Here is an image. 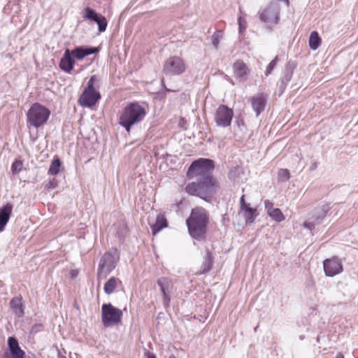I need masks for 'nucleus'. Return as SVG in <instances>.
Returning <instances> with one entry per match:
<instances>
[{"label":"nucleus","instance_id":"obj_1","mask_svg":"<svg viewBox=\"0 0 358 358\" xmlns=\"http://www.w3.org/2000/svg\"><path fill=\"white\" fill-rule=\"evenodd\" d=\"M208 222V214L203 208H193L189 217L186 220L189 235L199 241L204 240Z\"/></svg>","mask_w":358,"mask_h":358},{"label":"nucleus","instance_id":"obj_2","mask_svg":"<svg viewBox=\"0 0 358 358\" xmlns=\"http://www.w3.org/2000/svg\"><path fill=\"white\" fill-rule=\"evenodd\" d=\"M147 114L144 107L137 102L127 104L119 115L118 123L129 132L131 127L141 122Z\"/></svg>","mask_w":358,"mask_h":358},{"label":"nucleus","instance_id":"obj_3","mask_svg":"<svg viewBox=\"0 0 358 358\" xmlns=\"http://www.w3.org/2000/svg\"><path fill=\"white\" fill-rule=\"evenodd\" d=\"M217 186L213 178H199L197 182H193L188 184L186 192L191 195L199 196L207 201L211 199L217 191Z\"/></svg>","mask_w":358,"mask_h":358},{"label":"nucleus","instance_id":"obj_4","mask_svg":"<svg viewBox=\"0 0 358 358\" xmlns=\"http://www.w3.org/2000/svg\"><path fill=\"white\" fill-rule=\"evenodd\" d=\"M215 169V164L213 160L206 158H199L194 161L189 166L187 176L189 178L194 177L203 178H213L212 173Z\"/></svg>","mask_w":358,"mask_h":358},{"label":"nucleus","instance_id":"obj_5","mask_svg":"<svg viewBox=\"0 0 358 358\" xmlns=\"http://www.w3.org/2000/svg\"><path fill=\"white\" fill-rule=\"evenodd\" d=\"M50 110L39 103H33L27 113V123L35 128H39L48 122Z\"/></svg>","mask_w":358,"mask_h":358},{"label":"nucleus","instance_id":"obj_6","mask_svg":"<svg viewBox=\"0 0 358 358\" xmlns=\"http://www.w3.org/2000/svg\"><path fill=\"white\" fill-rule=\"evenodd\" d=\"M122 311L113 306L110 303H103L101 306V322L105 327L117 325L121 322Z\"/></svg>","mask_w":358,"mask_h":358},{"label":"nucleus","instance_id":"obj_7","mask_svg":"<svg viewBox=\"0 0 358 358\" xmlns=\"http://www.w3.org/2000/svg\"><path fill=\"white\" fill-rule=\"evenodd\" d=\"M116 253V250H115L114 254L111 252H106L100 259L97 271L99 280L106 278L107 275L115 268L118 259Z\"/></svg>","mask_w":358,"mask_h":358},{"label":"nucleus","instance_id":"obj_8","mask_svg":"<svg viewBox=\"0 0 358 358\" xmlns=\"http://www.w3.org/2000/svg\"><path fill=\"white\" fill-rule=\"evenodd\" d=\"M279 10L278 4L272 1L266 7L259 11V19L268 24H278Z\"/></svg>","mask_w":358,"mask_h":358},{"label":"nucleus","instance_id":"obj_9","mask_svg":"<svg viewBox=\"0 0 358 358\" xmlns=\"http://www.w3.org/2000/svg\"><path fill=\"white\" fill-rule=\"evenodd\" d=\"M186 66L183 60L177 56L171 57L164 64V71L169 76H178L185 72Z\"/></svg>","mask_w":358,"mask_h":358},{"label":"nucleus","instance_id":"obj_10","mask_svg":"<svg viewBox=\"0 0 358 358\" xmlns=\"http://www.w3.org/2000/svg\"><path fill=\"white\" fill-rule=\"evenodd\" d=\"M234 111L225 105H220L215 110L214 120L217 127H227L231 125Z\"/></svg>","mask_w":358,"mask_h":358},{"label":"nucleus","instance_id":"obj_11","mask_svg":"<svg viewBox=\"0 0 358 358\" xmlns=\"http://www.w3.org/2000/svg\"><path fill=\"white\" fill-rule=\"evenodd\" d=\"M296 66V62L292 60H289L286 64L282 76L277 83V88L279 95H281L285 92L288 83L292 80Z\"/></svg>","mask_w":358,"mask_h":358},{"label":"nucleus","instance_id":"obj_12","mask_svg":"<svg viewBox=\"0 0 358 358\" xmlns=\"http://www.w3.org/2000/svg\"><path fill=\"white\" fill-rule=\"evenodd\" d=\"M82 16L85 20L96 22L98 25V30L99 32H103L106 31L108 25L106 18L103 15L96 13L92 8L89 6L85 7L82 12Z\"/></svg>","mask_w":358,"mask_h":358},{"label":"nucleus","instance_id":"obj_13","mask_svg":"<svg viewBox=\"0 0 358 358\" xmlns=\"http://www.w3.org/2000/svg\"><path fill=\"white\" fill-rule=\"evenodd\" d=\"M324 271L327 276L333 277L343 271V266L340 259L333 257L323 262Z\"/></svg>","mask_w":358,"mask_h":358},{"label":"nucleus","instance_id":"obj_14","mask_svg":"<svg viewBox=\"0 0 358 358\" xmlns=\"http://www.w3.org/2000/svg\"><path fill=\"white\" fill-rule=\"evenodd\" d=\"M9 352L3 353V358H25V352L20 347L16 338L11 336L8 338Z\"/></svg>","mask_w":358,"mask_h":358},{"label":"nucleus","instance_id":"obj_15","mask_svg":"<svg viewBox=\"0 0 358 358\" xmlns=\"http://www.w3.org/2000/svg\"><path fill=\"white\" fill-rule=\"evenodd\" d=\"M100 99L101 94L99 92L83 91L78 101L83 106L92 107L94 106Z\"/></svg>","mask_w":358,"mask_h":358},{"label":"nucleus","instance_id":"obj_16","mask_svg":"<svg viewBox=\"0 0 358 358\" xmlns=\"http://www.w3.org/2000/svg\"><path fill=\"white\" fill-rule=\"evenodd\" d=\"M266 100L267 96L262 92H259L251 97V105L257 117L264 110Z\"/></svg>","mask_w":358,"mask_h":358},{"label":"nucleus","instance_id":"obj_17","mask_svg":"<svg viewBox=\"0 0 358 358\" xmlns=\"http://www.w3.org/2000/svg\"><path fill=\"white\" fill-rule=\"evenodd\" d=\"M157 285L160 287L161 292L163 294L164 305H169L171 301L169 292L173 287L171 280L167 278H161L158 279Z\"/></svg>","mask_w":358,"mask_h":358},{"label":"nucleus","instance_id":"obj_18","mask_svg":"<svg viewBox=\"0 0 358 358\" xmlns=\"http://www.w3.org/2000/svg\"><path fill=\"white\" fill-rule=\"evenodd\" d=\"M234 76L241 81L247 80L249 73L248 66L241 60H237L233 65Z\"/></svg>","mask_w":358,"mask_h":358},{"label":"nucleus","instance_id":"obj_19","mask_svg":"<svg viewBox=\"0 0 358 358\" xmlns=\"http://www.w3.org/2000/svg\"><path fill=\"white\" fill-rule=\"evenodd\" d=\"M75 65V60L70 54V50L66 49L59 62V68L64 72L71 73Z\"/></svg>","mask_w":358,"mask_h":358},{"label":"nucleus","instance_id":"obj_20","mask_svg":"<svg viewBox=\"0 0 358 358\" xmlns=\"http://www.w3.org/2000/svg\"><path fill=\"white\" fill-rule=\"evenodd\" d=\"M10 307L13 314L17 317L24 316L25 307L21 296L13 297L10 301Z\"/></svg>","mask_w":358,"mask_h":358},{"label":"nucleus","instance_id":"obj_21","mask_svg":"<svg viewBox=\"0 0 358 358\" xmlns=\"http://www.w3.org/2000/svg\"><path fill=\"white\" fill-rule=\"evenodd\" d=\"M13 206L6 203L0 208V231H3L12 214Z\"/></svg>","mask_w":358,"mask_h":358},{"label":"nucleus","instance_id":"obj_22","mask_svg":"<svg viewBox=\"0 0 358 358\" xmlns=\"http://www.w3.org/2000/svg\"><path fill=\"white\" fill-rule=\"evenodd\" d=\"M168 227V222L165 216L162 214H159L157 216L156 222L155 224L151 225L152 234L155 235L159 232L162 229Z\"/></svg>","mask_w":358,"mask_h":358},{"label":"nucleus","instance_id":"obj_23","mask_svg":"<svg viewBox=\"0 0 358 358\" xmlns=\"http://www.w3.org/2000/svg\"><path fill=\"white\" fill-rule=\"evenodd\" d=\"M213 257L208 248L206 249V255L204 257V261L202 264V272H208L213 267Z\"/></svg>","mask_w":358,"mask_h":358},{"label":"nucleus","instance_id":"obj_24","mask_svg":"<svg viewBox=\"0 0 358 358\" xmlns=\"http://www.w3.org/2000/svg\"><path fill=\"white\" fill-rule=\"evenodd\" d=\"M70 54L73 57V58L77 59L78 60H81L87 56V47L85 46H78L76 47L73 50H70Z\"/></svg>","mask_w":358,"mask_h":358},{"label":"nucleus","instance_id":"obj_25","mask_svg":"<svg viewBox=\"0 0 358 358\" xmlns=\"http://www.w3.org/2000/svg\"><path fill=\"white\" fill-rule=\"evenodd\" d=\"M331 208L329 204L325 203L314 210L313 217H317L318 220H322Z\"/></svg>","mask_w":358,"mask_h":358},{"label":"nucleus","instance_id":"obj_26","mask_svg":"<svg viewBox=\"0 0 358 358\" xmlns=\"http://www.w3.org/2000/svg\"><path fill=\"white\" fill-rule=\"evenodd\" d=\"M321 43V38L317 31H314L310 33L309 37V46L310 49L315 50H317Z\"/></svg>","mask_w":358,"mask_h":358},{"label":"nucleus","instance_id":"obj_27","mask_svg":"<svg viewBox=\"0 0 358 358\" xmlns=\"http://www.w3.org/2000/svg\"><path fill=\"white\" fill-rule=\"evenodd\" d=\"M118 279L115 277L109 278L104 285L103 290L106 294H112L117 287Z\"/></svg>","mask_w":358,"mask_h":358},{"label":"nucleus","instance_id":"obj_28","mask_svg":"<svg viewBox=\"0 0 358 358\" xmlns=\"http://www.w3.org/2000/svg\"><path fill=\"white\" fill-rule=\"evenodd\" d=\"M61 165L60 159L57 157H54L50 166L48 174L52 176L58 174L60 171Z\"/></svg>","mask_w":358,"mask_h":358},{"label":"nucleus","instance_id":"obj_29","mask_svg":"<svg viewBox=\"0 0 358 358\" xmlns=\"http://www.w3.org/2000/svg\"><path fill=\"white\" fill-rule=\"evenodd\" d=\"M242 210L244 211V216L245 217L246 223H252L255 219L256 209L250 208L249 207V206H248L245 208H244Z\"/></svg>","mask_w":358,"mask_h":358},{"label":"nucleus","instance_id":"obj_30","mask_svg":"<svg viewBox=\"0 0 358 358\" xmlns=\"http://www.w3.org/2000/svg\"><path fill=\"white\" fill-rule=\"evenodd\" d=\"M243 173V169L241 167L236 166L232 167L228 173V177L231 180H236L237 179L241 178V176Z\"/></svg>","mask_w":358,"mask_h":358},{"label":"nucleus","instance_id":"obj_31","mask_svg":"<svg viewBox=\"0 0 358 358\" xmlns=\"http://www.w3.org/2000/svg\"><path fill=\"white\" fill-rule=\"evenodd\" d=\"M268 215L278 222L282 221L285 219L283 214L279 208L272 210Z\"/></svg>","mask_w":358,"mask_h":358},{"label":"nucleus","instance_id":"obj_32","mask_svg":"<svg viewBox=\"0 0 358 358\" xmlns=\"http://www.w3.org/2000/svg\"><path fill=\"white\" fill-rule=\"evenodd\" d=\"M23 164L21 160L16 159L11 165V171L13 175L19 173L22 169Z\"/></svg>","mask_w":358,"mask_h":358},{"label":"nucleus","instance_id":"obj_33","mask_svg":"<svg viewBox=\"0 0 358 358\" xmlns=\"http://www.w3.org/2000/svg\"><path fill=\"white\" fill-rule=\"evenodd\" d=\"M222 31H217L212 35V43L215 48H218V44L220 43V38H222Z\"/></svg>","mask_w":358,"mask_h":358},{"label":"nucleus","instance_id":"obj_34","mask_svg":"<svg viewBox=\"0 0 358 358\" xmlns=\"http://www.w3.org/2000/svg\"><path fill=\"white\" fill-rule=\"evenodd\" d=\"M278 179L282 182L287 181L290 178L289 171L285 169H280L278 171Z\"/></svg>","mask_w":358,"mask_h":358},{"label":"nucleus","instance_id":"obj_35","mask_svg":"<svg viewBox=\"0 0 358 358\" xmlns=\"http://www.w3.org/2000/svg\"><path fill=\"white\" fill-rule=\"evenodd\" d=\"M96 80V76H92L89 80V81L87 82V87L85 88L84 91H87V92H96L94 87V82Z\"/></svg>","mask_w":358,"mask_h":358},{"label":"nucleus","instance_id":"obj_36","mask_svg":"<svg viewBox=\"0 0 358 358\" xmlns=\"http://www.w3.org/2000/svg\"><path fill=\"white\" fill-rule=\"evenodd\" d=\"M314 218L313 221H307L303 223V227L308 228L309 230H313L315 229L316 224H318L321 220H318L317 217H313Z\"/></svg>","mask_w":358,"mask_h":358},{"label":"nucleus","instance_id":"obj_37","mask_svg":"<svg viewBox=\"0 0 358 358\" xmlns=\"http://www.w3.org/2000/svg\"><path fill=\"white\" fill-rule=\"evenodd\" d=\"M277 62H278V56H275V57L268 64V66L266 67V69L265 71V75L266 76H268L269 74L271 73L272 71L274 69V68L277 65Z\"/></svg>","mask_w":358,"mask_h":358},{"label":"nucleus","instance_id":"obj_38","mask_svg":"<svg viewBox=\"0 0 358 358\" xmlns=\"http://www.w3.org/2000/svg\"><path fill=\"white\" fill-rule=\"evenodd\" d=\"M58 185V181L56 178H53L50 179L49 181L45 184V189L48 190H50L55 189Z\"/></svg>","mask_w":358,"mask_h":358},{"label":"nucleus","instance_id":"obj_39","mask_svg":"<svg viewBox=\"0 0 358 358\" xmlns=\"http://www.w3.org/2000/svg\"><path fill=\"white\" fill-rule=\"evenodd\" d=\"M264 206H265V208H266V210H267L268 214L269 213H271V211L272 210H274V209H275V208H273V203L271 201H270L269 200H266V201H264Z\"/></svg>","mask_w":358,"mask_h":358},{"label":"nucleus","instance_id":"obj_40","mask_svg":"<svg viewBox=\"0 0 358 358\" xmlns=\"http://www.w3.org/2000/svg\"><path fill=\"white\" fill-rule=\"evenodd\" d=\"M238 21L239 25V31L242 32L245 29V22H243L241 17H238Z\"/></svg>","mask_w":358,"mask_h":358},{"label":"nucleus","instance_id":"obj_41","mask_svg":"<svg viewBox=\"0 0 358 358\" xmlns=\"http://www.w3.org/2000/svg\"><path fill=\"white\" fill-rule=\"evenodd\" d=\"M98 51H99V49L97 48H94V47L87 48V56L96 53V52H98Z\"/></svg>","mask_w":358,"mask_h":358},{"label":"nucleus","instance_id":"obj_42","mask_svg":"<svg viewBox=\"0 0 358 358\" xmlns=\"http://www.w3.org/2000/svg\"><path fill=\"white\" fill-rule=\"evenodd\" d=\"M244 197H245V196L242 195V196L241 197V199H240V206H241V210H243L244 208H245L246 206H248V204L246 203Z\"/></svg>","mask_w":358,"mask_h":358},{"label":"nucleus","instance_id":"obj_43","mask_svg":"<svg viewBox=\"0 0 358 358\" xmlns=\"http://www.w3.org/2000/svg\"><path fill=\"white\" fill-rule=\"evenodd\" d=\"M317 168V163L316 162H312L310 165V170L313 171Z\"/></svg>","mask_w":358,"mask_h":358},{"label":"nucleus","instance_id":"obj_44","mask_svg":"<svg viewBox=\"0 0 358 358\" xmlns=\"http://www.w3.org/2000/svg\"><path fill=\"white\" fill-rule=\"evenodd\" d=\"M146 357L147 358H156V356L150 352H148L146 353Z\"/></svg>","mask_w":358,"mask_h":358},{"label":"nucleus","instance_id":"obj_45","mask_svg":"<svg viewBox=\"0 0 358 358\" xmlns=\"http://www.w3.org/2000/svg\"><path fill=\"white\" fill-rule=\"evenodd\" d=\"M236 124H238V127H241V125L244 124V122L243 120H236Z\"/></svg>","mask_w":358,"mask_h":358},{"label":"nucleus","instance_id":"obj_46","mask_svg":"<svg viewBox=\"0 0 358 358\" xmlns=\"http://www.w3.org/2000/svg\"><path fill=\"white\" fill-rule=\"evenodd\" d=\"M336 358H344V356H343V355L341 352H338L336 355Z\"/></svg>","mask_w":358,"mask_h":358},{"label":"nucleus","instance_id":"obj_47","mask_svg":"<svg viewBox=\"0 0 358 358\" xmlns=\"http://www.w3.org/2000/svg\"><path fill=\"white\" fill-rule=\"evenodd\" d=\"M58 358H66V357L64 355H61L60 352H59Z\"/></svg>","mask_w":358,"mask_h":358},{"label":"nucleus","instance_id":"obj_48","mask_svg":"<svg viewBox=\"0 0 358 358\" xmlns=\"http://www.w3.org/2000/svg\"><path fill=\"white\" fill-rule=\"evenodd\" d=\"M169 358H177V357H176V356H174V355H171V356L169 357Z\"/></svg>","mask_w":358,"mask_h":358},{"label":"nucleus","instance_id":"obj_49","mask_svg":"<svg viewBox=\"0 0 358 358\" xmlns=\"http://www.w3.org/2000/svg\"><path fill=\"white\" fill-rule=\"evenodd\" d=\"M257 328H258V327H256L255 328V329H254V330H255V331H257Z\"/></svg>","mask_w":358,"mask_h":358},{"label":"nucleus","instance_id":"obj_50","mask_svg":"<svg viewBox=\"0 0 358 358\" xmlns=\"http://www.w3.org/2000/svg\"><path fill=\"white\" fill-rule=\"evenodd\" d=\"M29 358H30V357H29Z\"/></svg>","mask_w":358,"mask_h":358}]
</instances>
